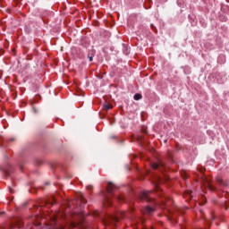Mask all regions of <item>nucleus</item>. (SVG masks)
Masks as SVG:
<instances>
[{"mask_svg": "<svg viewBox=\"0 0 229 229\" xmlns=\"http://www.w3.org/2000/svg\"><path fill=\"white\" fill-rule=\"evenodd\" d=\"M89 62H92L93 57L92 56H89Z\"/></svg>", "mask_w": 229, "mask_h": 229, "instance_id": "9b49d317", "label": "nucleus"}, {"mask_svg": "<svg viewBox=\"0 0 229 229\" xmlns=\"http://www.w3.org/2000/svg\"><path fill=\"white\" fill-rule=\"evenodd\" d=\"M88 191H92V185L87 186Z\"/></svg>", "mask_w": 229, "mask_h": 229, "instance_id": "1a4fd4ad", "label": "nucleus"}, {"mask_svg": "<svg viewBox=\"0 0 229 229\" xmlns=\"http://www.w3.org/2000/svg\"><path fill=\"white\" fill-rule=\"evenodd\" d=\"M158 165H160L158 163H153L152 164V168L153 169H158Z\"/></svg>", "mask_w": 229, "mask_h": 229, "instance_id": "0eeeda50", "label": "nucleus"}, {"mask_svg": "<svg viewBox=\"0 0 229 229\" xmlns=\"http://www.w3.org/2000/svg\"><path fill=\"white\" fill-rule=\"evenodd\" d=\"M81 203H85V197H83V195H81V198H80Z\"/></svg>", "mask_w": 229, "mask_h": 229, "instance_id": "6e6552de", "label": "nucleus"}, {"mask_svg": "<svg viewBox=\"0 0 229 229\" xmlns=\"http://www.w3.org/2000/svg\"><path fill=\"white\" fill-rule=\"evenodd\" d=\"M153 212H155V209H153V208H151V207H147L145 208V213L146 214H153Z\"/></svg>", "mask_w": 229, "mask_h": 229, "instance_id": "20e7f679", "label": "nucleus"}, {"mask_svg": "<svg viewBox=\"0 0 229 229\" xmlns=\"http://www.w3.org/2000/svg\"><path fill=\"white\" fill-rule=\"evenodd\" d=\"M52 201H55V199H52Z\"/></svg>", "mask_w": 229, "mask_h": 229, "instance_id": "4468645a", "label": "nucleus"}, {"mask_svg": "<svg viewBox=\"0 0 229 229\" xmlns=\"http://www.w3.org/2000/svg\"><path fill=\"white\" fill-rule=\"evenodd\" d=\"M104 108L105 110H112L113 106L110 104H105Z\"/></svg>", "mask_w": 229, "mask_h": 229, "instance_id": "423d86ee", "label": "nucleus"}, {"mask_svg": "<svg viewBox=\"0 0 229 229\" xmlns=\"http://www.w3.org/2000/svg\"><path fill=\"white\" fill-rule=\"evenodd\" d=\"M149 193L150 191H144L141 194V199H146V201H149Z\"/></svg>", "mask_w": 229, "mask_h": 229, "instance_id": "7ed1b4c3", "label": "nucleus"}, {"mask_svg": "<svg viewBox=\"0 0 229 229\" xmlns=\"http://www.w3.org/2000/svg\"><path fill=\"white\" fill-rule=\"evenodd\" d=\"M135 101H139V99H142V95L137 93L134 95Z\"/></svg>", "mask_w": 229, "mask_h": 229, "instance_id": "39448f33", "label": "nucleus"}, {"mask_svg": "<svg viewBox=\"0 0 229 229\" xmlns=\"http://www.w3.org/2000/svg\"><path fill=\"white\" fill-rule=\"evenodd\" d=\"M55 219H56V217H54V221H55Z\"/></svg>", "mask_w": 229, "mask_h": 229, "instance_id": "2eb2a0df", "label": "nucleus"}, {"mask_svg": "<svg viewBox=\"0 0 229 229\" xmlns=\"http://www.w3.org/2000/svg\"><path fill=\"white\" fill-rule=\"evenodd\" d=\"M219 182H221L222 181L221 180H218Z\"/></svg>", "mask_w": 229, "mask_h": 229, "instance_id": "ddd939ff", "label": "nucleus"}, {"mask_svg": "<svg viewBox=\"0 0 229 229\" xmlns=\"http://www.w3.org/2000/svg\"><path fill=\"white\" fill-rule=\"evenodd\" d=\"M48 203H51V205H53V201H48Z\"/></svg>", "mask_w": 229, "mask_h": 229, "instance_id": "f8f14e48", "label": "nucleus"}, {"mask_svg": "<svg viewBox=\"0 0 229 229\" xmlns=\"http://www.w3.org/2000/svg\"><path fill=\"white\" fill-rule=\"evenodd\" d=\"M205 186L208 187V189H209V191H215V187L212 184V182H210L209 179H206V182H205Z\"/></svg>", "mask_w": 229, "mask_h": 229, "instance_id": "f03ea898", "label": "nucleus"}, {"mask_svg": "<svg viewBox=\"0 0 229 229\" xmlns=\"http://www.w3.org/2000/svg\"><path fill=\"white\" fill-rule=\"evenodd\" d=\"M186 194H188V196H191V194H192V191H187Z\"/></svg>", "mask_w": 229, "mask_h": 229, "instance_id": "9d476101", "label": "nucleus"}, {"mask_svg": "<svg viewBox=\"0 0 229 229\" xmlns=\"http://www.w3.org/2000/svg\"><path fill=\"white\" fill-rule=\"evenodd\" d=\"M114 189H115V185L112 182H108L106 188L107 192H109V194H112V192H114Z\"/></svg>", "mask_w": 229, "mask_h": 229, "instance_id": "f257e3e1", "label": "nucleus"}]
</instances>
